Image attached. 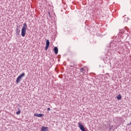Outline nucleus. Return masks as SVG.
Wrapping results in <instances>:
<instances>
[{
	"label": "nucleus",
	"mask_w": 131,
	"mask_h": 131,
	"mask_svg": "<svg viewBox=\"0 0 131 131\" xmlns=\"http://www.w3.org/2000/svg\"><path fill=\"white\" fill-rule=\"evenodd\" d=\"M26 30H27V25L26 23H24L23 24V27L21 29V35L23 36V37H24L25 36V35L26 34Z\"/></svg>",
	"instance_id": "nucleus-1"
},
{
	"label": "nucleus",
	"mask_w": 131,
	"mask_h": 131,
	"mask_svg": "<svg viewBox=\"0 0 131 131\" xmlns=\"http://www.w3.org/2000/svg\"><path fill=\"white\" fill-rule=\"evenodd\" d=\"M116 47V45L114 43V42H112L110 44V51H111V50H113V51H114V50H115Z\"/></svg>",
	"instance_id": "nucleus-2"
},
{
	"label": "nucleus",
	"mask_w": 131,
	"mask_h": 131,
	"mask_svg": "<svg viewBox=\"0 0 131 131\" xmlns=\"http://www.w3.org/2000/svg\"><path fill=\"white\" fill-rule=\"evenodd\" d=\"M23 76H25V73H23L19 76H18V77L16 79V83H18V82L20 81L21 78H22Z\"/></svg>",
	"instance_id": "nucleus-3"
},
{
	"label": "nucleus",
	"mask_w": 131,
	"mask_h": 131,
	"mask_svg": "<svg viewBox=\"0 0 131 131\" xmlns=\"http://www.w3.org/2000/svg\"><path fill=\"white\" fill-rule=\"evenodd\" d=\"M78 124L80 129H81L82 131H86L85 128H84V127L83 126V125H82V124H81V123L79 122L78 123Z\"/></svg>",
	"instance_id": "nucleus-4"
},
{
	"label": "nucleus",
	"mask_w": 131,
	"mask_h": 131,
	"mask_svg": "<svg viewBox=\"0 0 131 131\" xmlns=\"http://www.w3.org/2000/svg\"><path fill=\"white\" fill-rule=\"evenodd\" d=\"M49 47H50V40L47 39L46 40V46L45 47L46 51H47L48 49H49Z\"/></svg>",
	"instance_id": "nucleus-5"
},
{
	"label": "nucleus",
	"mask_w": 131,
	"mask_h": 131,
	"mask_svg": "<svg viewBox=\"0 0 131 131\" xmlns=\"http://www.w3.org/2000/svg\"><path fill=\"white\" fill-rule=\"evenodd\" d=\"M34 116H36V117H42L43 116H45V115L42 114H35Z\"/></svg>",
	"instance_id": "nucleus-6"
},
{
	"label": "nucleus",
	"mask_w": 131,
	"mask_h": 131,
	"mask_svg": "<svg viewBox=\"0 0 131 131\" xmlns=\"http://www.w3.org/2000/svg\"><path fill=\"white\" fill-rule=\"evenodd\" d=\"M20 29H19V28H17L16 29V35H17L18 36V35H19L20 34Z\"/></svg>",
	"instance_id": "nucleus-7"
},
{
	"label": "nucleus",
	"mask_w": 131,
	"mask_h": 131,
	"mask_svg": "<svg viewBox=\"0 0 131 131\" xmlns=\"http://www.w3.org/2000/svg\"><path fill=\"white\" fill-rule=\"evenodd\" d=\"M48 130V127L42 126L41 131H47Z\"/></svg>",
	"instance_id": "nucleus-8"
},
{
	"label": "nucleus",
	"mask_w": 131,
	"mask_h": 131,
	"mask_svg": "<svg viewBox=\"0 0 131 131\" xmlns=\"http://www.w3.org/2000/svg\"><path fill=\"white\" fill-rule=\"evenodd\" d=\"M54 53L56 55H57V54H58V48L57 47H55L54 48Z\"/></svg>",
	"instance_id": "nucleus-9"
},
{
	"label": "nucleus",
	"mask_w": 131,
	"mask_h": 131,
	"mask_svg": "<svg viewBox=\"0 0 131 131\" xmlns=\"http://www.w3.org/2000/svg\"><path fill=\"white\" fill-rule=\"evenodd\" d=\"M18 111L16 113V114H17V115H19L20 114V113H21V111L20 110V108H18Z\"/></svg>",
	"instance_id": "nucleus-10"
},
{
	"label": "nucleus",
	"mask_w": 131,
	"mask_h": 131,
	"mask_svg": "<svg viewBox=\"0 0 131 131\" xmlns=\"http://www.w3.org/2000/svg\"><path fill=\"white\" fill-rule=\"evenodd\" d=\"M117 99L118 100H121V95H119L117 96Z\"/></svg>",
	"instance_id": "nucleus-11"
},
{
	"label": "nucleus",
	"mask_w": 131,
	"mask_h": 131,
	"mask_svg": "<svg viewBox=\"0 0 131 131\" xmlns=\"http://www.w3.org/2000/svg\"><path fill=\"white\" fill-rule=\"evenodd\" d=\"M84 71V69L81 68L80 69V72H83Z\"/></svg>",
	"instance_id": "nucleus-12"
},
{
	"label": "nucleus",
	"mask_w": 131,
	"mask_h": 131,
	"mask_svg": "<svg viewBox=\"0 0 131 131\" xmlns=\"http://www.w3.org/2000/svg\"><path fill=\"white\" fill-rule=\"evenodd\" d=\"M51 111V108L50 107H48L47 108V111Z\"/></svg>",
	"instance_id": "nucleus-13"
},
{
	"label": "nucleus",
	"mask_w": 131,
	"mask_h": 131,
	"mask_svg": "<svg viewBox=\"0 0 131 131\" xmlns=\"http://www.w3.org/2000/svg\"><path fill=\"white\" fill-rule=\"evenodd\" d=\"M130 124H131V122L129 124V125H130Z\"/></svg>",
	"instance_id": "nucleus-14"
},
{
	"label": "nucleus",
	"mask_w": 131,
	"mask_h": 131,
	"mask_svg": "<svg viewBox=\"0 0 131 131\" xmlns=\"http://www.w3.org/2000/svg\"><path fill=\"white\" fill-rule=\"evenodd\" d=\"M106 130H107V129H105V131H106Z\"/></svg>",
	"instance_id": "nucleus-15"
},
{
	"label": "nucleus",
	"mask_w": 131,
	"mask_h": 131,
	"mask_svg": "<svg viewBox=\"0 0 131 131\" xmlns=\"http://www.w3.org/2000/svg\"><path fill=\"white\" fill-rule=\"evenodd\" d=\"M116 128H117V127H116Z\"/></svg>",
	"instance_id": "nucleus-16"
},
{
	"label": "nucleus",
	"mask_w": 131,
	"mask_h": 131,
	"mask_svg": "<svg viewBox=\"0 0 131 131\" xmlns=\"http://www.w3.org/2000/svg\"><path fill=\"white\" fill-rule=\"evenodd\" d=\"M49 14H50V12H49Z\"/></svg>",
	"instance_id": "nucleus-17"
}]
</instances>
